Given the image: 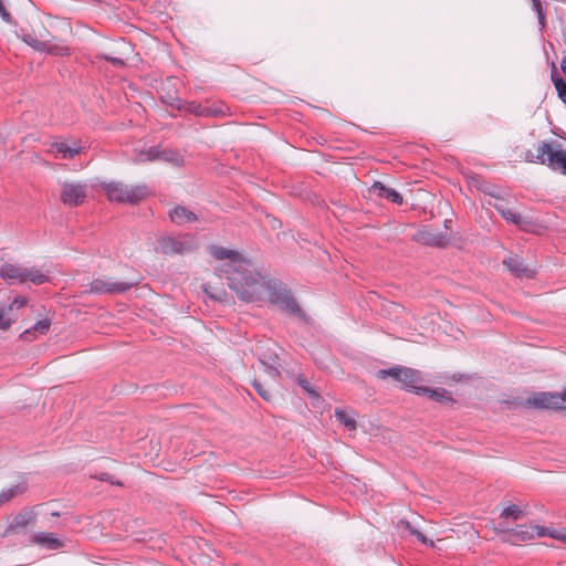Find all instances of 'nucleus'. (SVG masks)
Returning <instances> with one entry per match:
<instances>
[{
	"instance_id": "obj_45",
	"label": "nucleus",
	"mask_w": 566,
	"mask_h": 566,
	"mask_svg": "<svg viewBox=\"0 0 566 566\" xmlns=\"http://www.w3.org/2000/svg\"><path fill=\"white\" fill-rule=\"evenodd\" d=\"M560 70H562V72L566 73V52L564 53L562 62H560Z\"/></svg>"
},
{
	"instance_id": "obj_6",
	"label": "nucleus",
	"mask_w": 566,
	"mask_h": 566,
	"mask_svg": "<svg viewBox=\"0 0 566 566\" xmlns=\"http://www.w3.org/2000/svg\"><path fill=\"white\" fill-rule=\"evenodd\" d=\"M48 146V153L59 159H73L84 150V147L72 138L53 140L49 143Z\"/></svg>"
},
{
	"instance_id": "obj_32",
	"label": "nucleus",
	"mask_w": 566,
	"mask_h": 566,
	"mask_svg": "<svg viewBox=\"0 0 566 566\" xmlns=\"http://www.w3.org/2000/svg\"><path fill=\"white\" fill-rule=\"evenodd\" d=\"M20 489V485H17L14 488L3 489L0 492V506L8 502Z\"/></svg>"
},
{
	"instance_id": "obj_35",
	"label": "nucleus",
	"mask_w": 566,
	"mask_h": 566,
	"mask_svg": "<svg viewBox=\"0 0 566 566\" xmlns=\"http://www.w3.org/2000/svg\"><path fill=\"white\" fill-rule=\"evenodd\" d=\"M533 7L537 12L538 22L541 24V28H544L545 27V12L542 8L539 0H533Z\"/></svg>"
},
{
	"instance_id": "obj_18",
	"label": "nucleus",
	"mask_w": 566,
	"mask_h": 566,
	"mask_svg": "<svg viewBox=\"0 0 566 566\" xmlns=\"http://www.w3.org/2000/svg\"><path fill=\"white\" fill-rule=\"evenodd\" d=\"M494 208L501 214V217L507 222H511L516 226H522L526 223V221L521 214L514 212L510 208L505 207L503 203H494Z\"/></svg>"
},
{
	"instance_id": "obj_20",
	"label": "nucleus",
	"mask_w": 566,
	"mask_h": 566,
	"mask_svg": "<svg viewBox=\"0 0 566 566\" xmlns=\"http://www.w3.org/2000/svg\"><path fill=\"white\" fill-rule=\"evenodd\" d=\"M51 322L48 318L39 319L34 323V325L30 329H25L21 334V338L29 340L30 335L33 333H38L40 335H45L50 329Z\"/></svg>"
},
{
	"instance_id": "obj_36",
	"label": "nucleus",
	"mask_w": 566,
	"mask_h": 566,
	"mask_svg": "<svg viewBox=\"0 0 566 566\" xmlns=\"http://www.w3.org/2000/svg\"><path fill=\"white\" fill-rule=\"evenodd\" d=\"M297 384L300 385V387L302 389H304L308 394H311L313 396H317V394L315 392V390H313V388H312V386H311V384H310V381L307 379L300 377L297 379Z\"/></svg>"
},
{
	"instance_id": "obj_9",
	"label": "nucleus",
	"mask_w": 566,
	"mask_h": 566,
	"mask_svg": "<svg viewBox=\"0 0 566 566\" xmlns=\"http://www.w3.org/2000/svg\"><path fill=\"white\" fill-rule=\"evenodd\" d=\"M158 245L164 254H182L191 250L189 240H181L174 237H164L159 239Z\"/></svg>"
},
{
	"instance_id": "obj_12",
	"label": "nucleus",
	"mask_w": 566,
	"mask_h": 566,
	"mask_svg": "<svg viewBox=\"0 0 566 566\" xmlns=\"http://www.w3.org/2000/svg\"><path fill=\"white\" fill-rule=\"evenodd\" d=\"M449 235L442 232H433L428 229L419 230L416 240L432 247H446L449 243Z\"/></svg>"
},
{
	"instance_id": "obj_47",
	"label": "nucleus",
	"mask_w": 566,
	"mask_h": 566,
	"mask_svg": "<svg viewBox=\"0 0 566 566\" xmlns=\"http://www.w3.org/2000/svg\"><path fill=\"white\" fill-rule=\"evenodd\" d=\"M209 296L213 300H217V301H220L221 298L219 296H216V295H212V294H209Z\"/></svg>"
},
{
	"instance_id": "obj_39",
	"label": "nucleus",
	"mask_w": 566,
	"mask_h": 566,
	"mask_svg": "<svg viewBox=\"0 0 566 566\" xmlns=\"http://www.w3.org/2000/svg\"><path fill=\"white\" fill-rule=\"evenodd\" d=\"M532 527H533V534L536 535L537 537L547 536L548 527L538 526V525H535Z\"/></svg>"
},
{
	"instance_id": "obj_48",
	"label": "nucleus",
	"mask_w": 566,
	"mask_h": 566,
	"mask_svg": "<svg viewBox=\"0 0 566 566\" xmlns=\"http://www.w3.org/2000/svg\"><path fill=\"white\" fill-rule=\"evenodd\" d=\"M563 398L565 400V409H566V389L563 391Z\"/></svg>"
},
{
	"instance_id": "obj_8",
	"label": "nucleus",
	"mask_w": 566,
	"mask_h": 566,
	"mask_svg": "<svg viewBox=\"0 0 566 566\" xmlns=\"http://www.w3.org/2000/svg\"><path fill=\"white\" fill-rule=\"evenodd\" d=\"M527 405L537 409H565V400L562 392H537L526 400Z\"/></svg>"
},
{
	"instance_id": "obj_3",
	"label": "nucleus",
	"mask_w": 566,
	"mask_h": 566,
	"mask_svg": "<svg viewBox=\"0 0 566 566\" xmlns=\"http://www.w3.org/2000/svg\"><path fill=\"white\" fill-rule=\"evenodd\" d=\"M108 200L117 202L137 203L147 195L146 186H127L122 182L111 181L102 184Z\"/></svg>"
},
{
	"instance_id": "obj_5",
	"label": "nucleus",
	"mask_w": 566,
	"mask_h": 566,
	"mask_svg": "<svg viewBox=\"0 0 566 566\" xmlns=\"http://www.w3.org/2000/svg\"><path fill=\"white\" fill-rule=\"evenodd\" d=\"M88 190L85 181H65L61 185L60 200L64 206L78 207L87 198Z\"/></svg>"
},
{
	"instance_id": "obj_23",
	"label": "nucleus",
	"mask_w": 566,
	"mask_h": 566,
	"mask_svg": "<svg viewBox=\"0 0 566 566\" xmlns=\"http://www.w3.org/2000/svg\"><path fill=\"white\" fill-rule=\"evenodd\" d=\"M403 368L405 367H401V366H395V367H390V368H387V369H379L377 371V377L380 378V379H385L387 377H391L394 380L399 382L400 378H401V374L405 373Z\"/></svg>"
},
{
	"instance_id": "obj_11",
	"label": "nucleus",
	"mask_w": 566,
	"mask_h": 566,
	"mask_svg": "<svg viewBox=\"0 0 566 566\" xmlns=\"http://www.w3.org/2000/svg\"><path fill=\"white\" fill-rule=\"evenodd\" d=\"M503 264L516 276L531 279L535 275V271L524 264L523 260L517 255H510L503 260Z\"/></svg>"
},
{
	"instance_id": "obj_14",
	"label": "nucleus",
	"mask_w": 566,
	"mask_h": 566,
	"mask_svg": "<svg viewBox=\"0 0 566 566\" xmlns=\"http://www.w3.org/2000/svg\"><path fill=\"white\" fill-rule=\"evenodd\" d=\"M401 374L400 384L401 387L408 391L415 392L418 395V389L422 386L420 382L422 381L421 373L417 369H412L409 367H405Z\"/></svg>"
},
{
	"instance_id": "obj_13",
	"label": "nucleus",
	"mask_w": 566,
	"mask_h": 566,
	"mask_svg": "<svg viewBox=\"0 0 566 566\" xmlns=\"http://www.w3.org/2000/svg\"><path fill=\"white\" fill-rule=\"evenodd\" d=\"M369 191L379 198L386 199V200H388L392 203L399 205V206L402 205V202H403L402 196L397 190H395L394 188L387 187L386 185H384L380 181H375L371 185Z\"/></svg>"
},
{
	"instance_id": "obj_26",
	"label": "nucleus",
	"mask_w": 566,
	"mask_h": 566,
	"mask_svg": "<svg viewBox=\"0 0 566 566\" xmlns=\"http://www.w3.org/2000/svg\"><path fill=\"white\" fill-rule=\"evenodd\" d=\"M32 512L20 513L13 517L10 528L24 527L33 520Z\"/></svg>"
},
{
	"instance_id": "obj_46",
	"label": "nucleus",
	"mask_w": 566,
	"mask_h": 566,
	"mask_svg": "<svg viewBox=\"0 0 566 566\" xmlns=\"http://www.w3.org/2000/svg\"><path fill=\"white\" fill-rule=\"evenodd\" d=\"M488 193H489L491 197H494V198H496V199H499V198H500V193H499V191H497L495 188H493L492 190L488 191Z\"/></svg>"
},
{
	"instance_id": "obj_40",
	"label": "nucleus",
	"mask_w": 566,
	"mask_h": 566,
	"mask_svg": "<svg viewBox=\"0 0 566 566\" xmlns=\"http://www.w3.org/2000/svg\"><path fill=\"white\" fill-rule=\"evenodd\" d=\"M11 325L10 319L4 318V311L0 310V329H8Z\"/></svg>"
},
{
	"instance_id": "obj_38",
	"label": "nucleus",
	"mask_w": 566,
	"mask_h": 566,
	"mask_svg": "<svg viewBox=\"0 0 566 566\" xmlns=\"http://www.w3.org/2000/svg\"><path fill=\"white\" fill-rule=\"evenodd\" d=\"M0 17L7 23H11L12 21V17L4 8L2 0H0Z\"/></svg>"
},
{
	"instance_id": "obj_43",
	"label": "nucleus",
	"mask_w": 566,
	"mask_h": 566,
	"mask_svg": "<svg viewBox=\"0 0 566 566\" xmlns=\"http://www.w3.org/2000/svg\"><path fill=\"white\" fill-rule=\"evenodd\" d=\"M401 522L405 525L406 530H408L411 535L417 536V532H419V531L417 528H415L410 522H408V521H401Z\"/></svg>"
},
{
	"instance_id": "obj_37",
	"label": "nucleus",
	"mask_w": 566,
	"mask_h": 566,
	"mask_svg": "<svg viewBox=\"0 0 566 566\" xmlns=\"http://www.w3.org/2000/svg\"><path fill=\"white\" fill-rule=\"evenodd\" d=\"M25 303H27V300L24 297L17 296L13 298V301L9 305V310L21 308L22 306L25 305Z\"/></svg>"
},
{
	"instance_id": "obj_19",
	"label": "nucleus",
	"mask_w": 566,
	"mask_h": 566,
	"mask_svg": "<svg viewBox=\"0 0 566 566\" xmlns=\"http://www.w3.org/2000/svg\"><path fill=\"white\" fill-rule=\"evenodd\" d=\"M551 80L554 83L557 96L564 104H566V82L563 77L557 75L556 65L554 62L551 63Z\"/></svg>"
},
{
	"instance_id": "obj_31",
	"label": "nucleus",
	"mask_w": 566,
	"mask_h": 566,
	"mask_svg": "<svg viewBox=\"0 0 566 566\" xmlns=\"http://www.w3.org/2000/svg\"><path fill=\"white\" fill-rule=\"evenodd\" d=\"M160 159L168 163L178 164L180 161V156L178 153L174 150H161Z\"/></svg>"
},
{
	"instance_id": "obj_34",
	"label": "nucleus",
	"mask_w": 566,
	"mask_h": 566,
	"mask_svg": "<svg viewBox=\"0 0 566 566\" xmlns=\"http://www.w3.org/2000/svg\"><path fill=\"white\" fill-rule=\"evenodd\" d=\"M255 391L266 401H270L271 400V394L269 390H266L263 385L259 381V380H254L252 382Z\"/></svg>"
},
{
	"instance_id": "obj_44",
	"label": "nucleus",
	"mask_w": 566,
	"mask_h": 566,
	"mask_svg": "<svg viewBox=\"0 0 566 566\" xmlns=\"http://www.w3.org/2000/svg\"><path fill=\"white\" fill-rule=\"evenodd\" d=\"M99 480L111 482L112 484H115V481L113 480V476L108 473H102L99 476ZM116 484H119L116 482Z\"/></svg>"
},
{
	"instance_id": "obj_1",
	"label": "nucleus",
	"mask_w": 566,
	"mask_h": 566,
	"mask_svg": "<svg viewBox=\"0 0 566 566\" xmlns=\"http://www.w3.org/2000/svg\"><path fill=\"white\" fill-rule=\"evenodd\" d=\"M209 252L216 260H228L216 271L219 277L227 279L229 287L240 300L259 302L266 292L269 301L280 310L307 319L287 286L279 280H266L240 252L219 245H211Z\"/></svg>"
},
{
	"instance_id": "obj_42",
	"label": "nucleus",
	"mask_w": 566,
	"mask_h": 566,
	"mask_svg": "<svg viewBox=\"0 0 566 566\" xmlns=\"http://www.w3.org/2000/svg\"><path fill=\"white\" fill-rule=\"evenodd\" d=\"M104 57L106 61H109L115 66L122 67L125 65L124 60L120 57H113V56H107V55H105Z\"/></svg>"
},
{
	"instance_id": "obj_21",
	"label": "nucleus",
	"mask_w": 566,
	"mask_h": 566,
	"mask_svg": "<svg viewBox=\"0 0 566 566\" xmlns=\"http://www.w3.org/2000/svg\"><path fill=\"white\" fill-rule=\"evenodd\" d=\"M228 107L223 103H214L212 105H205V117H221L226 115Z\"/></svg>"
},
{
	"instance_id": "obj_29",
	"label": "nucleus",
	"mask_w": 566,
	"mask_h": 566,
	"mask_svg": "<svg viewBox=\"0 0 566 566\" xmlns=\"http://www.w3.org/2000/svg\"><path fill=\"white\" fill-rule=\"evenodd\" d=\"M161 102L170 107H174L178 111H181V106H182V103L184 101H181L178 96L176 95H171V94H167V95H163L160 97Z\"/></svg>"
},
{
	"instance_id": "obj_2",
	"label": "nucleus",
	"mask_w": 566,
	"mask_h": 566,
	"mask_svg": "<svg viewBox=\"0 0 566 566\" xmlns=\"http://www.w3.org/2000/svg\"><path fill=\"white\" fill-rule=\"evenodd\" d=\"M0 276L10 284L31 282L41 285L49 281V276L36 268L29 269L12 263H3L0 266Z\"/></svg>"
},
{
	"instance_id": "obj_49",
	"label": "nucleus",
	"mask_w": 566,
	"mask_h": 566,
	"mask_svg": "<svg viewBox=\"0 0 566 566\" xmlns=\"http://www.w3.org/2000/svg\"><path fill=\"white\" fill-rule=\"evenodd\" d=\"M276 222H277V221H276V219H273V220H272V227H273V228L276 226Z\"/></svg>"
},
{
	"instance_id": "obj_7",
	"label": "nucleus",
	"mask_w": 566,
	"mask_h": 566,
	"mask_svg": "<svg viewBox=\"0 0 566 566\" xmlns=\"http://www.w3.org/2000/svg\"><path fill=\"white\" fill-rule=\"evenodd\" d=\"M135 283L112 281L109 277L94 279L88 285V292L94 294H118L132 289Z\"/></svg>"
},
{
	"instance_id": "obj_33",
	"label": "nucleus",
	"mask_w": 566,
	"mask_h": 566,
	"mask_svg": "<svg viewBox=\"0 0 566 566\" xmlns=\"http://www.w3.org/2000/svg\"><path fill=\"white\" fill-rule=\"evenodd\" d=\"M547 536L566 543V528L556 530L548 527Z\"/></svg>"
},
{
	"instance_id": "obj_30",
	"label": "nucleus",
	"mask_w": 566,
	"mask_h": 566,
	"mask_svg": "<svg viewBox=\"0 0 566 566\" xmlns=\"http://www.w3.org/2000/svg\"><path fill=\"white\" fill-rule=\"evenodd\" d=\"M269 360L270 361L266 363L264 359L260 358L261 364H263L265 366L268 375L271 378L275 379L280 375L279 368L276 366V361L272 357H269Z\"/></svg>"
},
{
	"instance_id": "obj_17",
	"label": "nucleus",
	"mask_w": 566,
	"mask_h": 566,
	"mask_svg": "<svg viewBox=\"0 0 566 566\" xmlns=\"http://www.w3.org/2000/svg\"><path fill=\"white\" fill-rule=\"evenodd\" d=\"M419 396H427L429 399L438 402H450L453 401L450 392L444 388H428L422 386L418 389Z\"/></svg>"
},
{
	"instance_id": "obj_27",
	"label": "nucleus",
	"mask_w": 566,
	"mask_h": 566,
	"mask_svg": "<svg viewBox=\"0 0 566 566\" xmlns=\"http://www.w3.org/2000/svg\"><path fill=\"white\" fill-rule=\"evenodd\" d=\"M523 515V512L522 510L520 509V506L515 505V504H511L506 507L503 509V511L501 512V517L502 518H509L511 517L513 521H517L518 518H521Z\"/></svg>"
},
{
	"instance_id": "obj_41",
	"label": "nucleus",
	"mask_w": 566,
	"mask_h": 566,
	"mask_svg": "<svg viewBox=\"0 0 566 566\" xmlns=\"http://www.w3.org/2000/svg\"><path fill=\"white\" fill-rule=\"evenodd\" d=\"M416 537H417V539H418L419 542H421V543H422V544H424V545H428V546H430V547H433V545H434V544H433V541H432V539L427 538V536H426L424 534H422L421 532H417V536H416Z\"/></svg>"
},
{
	"instance_id": "obj_15",
	"label": "nucleus",
	"mask_w": 566,
	"mask_h": 566,
	"mask_svg": "<svg viewBox=\"0 0 566 566\" xmlns=\"http://www.w3.org/2000/svg\"><path fill=\"white\" fill-rule=\"evenodd\" d=\"M31 542L50 551H56L63 546L62 541L53 533L39 532L32 535Z\"/></svg>"
},
{
	"instance_id": "obj_24",
	"label": "nucleus",
	"mask_w": 566,
	"mask_h": 566,
	"mask_svg": "<svg viewBox=\"0 0 566 566\" xmlns=\"http://www.w3.org/2000/svg\"><path fill=\"white\" fill-rule=\"evenodd\" d=\"M161 150L157 146L149 147L146 151H142L136 161H154L160 159Z\"/></svg>"
},
{
	"instance_id": "obj_25",
	"label": "nucleus",
	"mask_w": 566,
	"mask_h": 566,
	"mask_svg": "<svg viewBox=\"0 0 566 566\" xmlns=\"http://www.w3.org/2000/svg\"><path fill=\"white\" fill-rule=\"evenodd\" d=\"M181 111L192 114L198 117H205V105L198 104L196 102H184L181 106Z\"/></svg>"
},
{
	"instance_id": "obj_16",
	"label": "nucleus",
	"mask_w": 566,
	"mask_h": 566,
	"mask_svg": "<svg viewBox=\"0 0 566 566\" xmlns=\"http://www.w3.org/2000/svg\"><path fill=\"white\" fill-rule=\"evenodd\" d=\"M169 217L171 221L176 224L190 223L197 220L196 213H193L184 206H176L174 209H171L169 212Z\"/></svg>"
},
{
	"instance_id": "obj_22",
	"label": "nucleus",
	"mask_w": 566,
	"mask_h": 566,
	"mask_svg": "<svg viewBox=\"0 0 566 566\" xmlns=\"http://www.w3.org/2000/svg\"><path fill=\"white\" fill-rule=\"evenodd\" d=\"M335 417L349 431L356 430V420H355V418L353 416L348 415L345 410L336 409L335 410Z\"/></svg>"
},
{
	"instance_id": "obj_4",
	"label": "nucleus",
	"mask_w": 566,
	"mask_h": 566,
	"mask_svg": "<svg viewBox=\"0 0 566 566\" xmlns=\"http://www.w3.org/2000/svg\"><path fill=\"white\" fill-rule=\"evenodd\" d=\"M526 159L547 165L551 169L566 175V150L562 149L560 145L558 148H554L552 143L543 142L537 148L535 159L532 153L526 154Z\"/></svg>"
},
{
	"instance_id": "obj_10",
	"label": "nucleus",
	"mask_w": 566,
	"mask_h": 566,
	"mask_svg": "<svg viewBox=\"0 0 566 566\" xmlns=\"http://www.w3.org/2000/svg\"><path fill=\"white\" fill-rule=\"evenodd\" d=\"M499 527L505 532V541L513 545H518L522 542L532 541L535 537L532 526L517 525L514 528L505 530L502 523H500Z\"/></svg>"
},
{
	"instance_id": "obj_28",
	"label": "nucleus",
	"mask_w": 566,
	"mask_h": 566,
	"mask_svg": "<svg viewBox=\"0 0 566 566\" xmlns=\"http://www.w3.org/2000/svg\"><path fill=\"white\" fill-rule=\"evenodd\" d=\"M23 41L29 44L31 48H33L36 51L43 52L46 51L49 45L44 41L38 40L35 36L31 34H27L23 36Z\"/></svg>"
}]
</instances>
